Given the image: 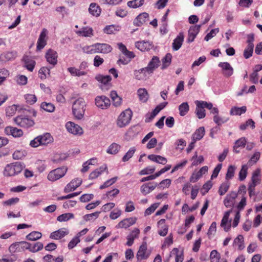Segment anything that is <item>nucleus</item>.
Here are the masks:
<instances>
[{"mask_svg": "<svg viewBox=\"0 0 262 262\" xmlns=\"http://www.w3.org/2000/svg\"><path fill=\"white\" fill-rule=\"evenodd\" d=\"M86 103L83 98L75 99L72 104V113L77 120H81L84 117Z\"/></svg>", "mask_w": 262, "mask_h": 262, "instance_id": "f257e3e1", "label": "nucleus"}, {"mask_svg": "<svg viewBox=\"0 0 262 262\" xmlns=\"http://www.w3.org/2000/svg\"><path fill=\"white\" fill-rule=\"evenodd\" d=\"M24 167V164L20 162H14L6 165L3 174L5 177H12L19 173Z\"/></svg>", "mask_w": 262, "mask_h": 262, "instance_id": "f03ea898", "label": "nucleus"}, {"mask_svg": "<svg viewBox=\"0 0 262 262\" xmlns=\"http://www.w3.org/2000/svg\"><path fill=\"white\" fill-rule=\"evenodd\" d=\"M133 113L129 108L121 113L116 120V124L119 128L124 127L130 123Z\"/></svg>", "mask_w": 262, "mask_h": 262, "instance_id": "7ed1b4c3", "label": "nucleus"}, {"mask_svg": "<svg viewBox=\"0 0 262 262\" xmlns=\"http://www.w3.org/2000/svg\"><path fill=\"white\" fill-rule=\"evenodd\" d=\"M68 168L61 167L51 170L48 174L47 178L51 182H55L62 178L67 173Z\"/></svg>", "mask_w": 262, "mask_h": 262, "instance_id": "20e7f679", "label": "nucleus"}, {"mask_svg": "<svg viewBox=\"0 0 262 262\" xmlns=\"http://www.w3.org/2000/svg\"><path fill=\"white\" fill-rule=\"evenodd\" d=\"M14 121L17 125L24 128H29L34 124L32 119L25 115H20L14 118Z\"/></svg>", "mask_w": 262, "mask_h": 262, "instance_id": "39448f33", "label": "nucleus"}, {"mask_svg": "<svg viewBox=\"0 0 262 262\" xmlns=\"http://www.w3.org/2000/svg\"><path fill=\"white\" fill-rule=\"evenodd\" d=\"M95 104L98 108L105 110L109 107L111 101L110 99L105 96H98L95 98Z\"/></svg>", "mask_w": 262, "mask_h": 262, "instance_id": "423d86ee", "label": "nucleus"}, {"mask_svg": "<svg viewBox=\"0 0 262 262\" xmlns=\"http://www.w3.org/2000/svg\"><path fill=\"white\" fill-rule=\"evenodd\" d=\"M95 78L98 81L101 82V84L100 86L102 90L107 91L110 89V81L112 79L110 76L98 75L96 76Z\"/></svg>", "mask_w": 262, "mask_h": 262, "instance_id": "0eeeda50", "label": "nucleus"}, {"mask_svg": "<svg viewBox=\"0 0 262 262\" xmlns=\"http://www.w3.org/2000/svg\"><path fill=\"white\" fill-rule=\"evenodd\" d=\"M48 30L46 29H43L39 35L37 42V50H40L43 49L47 44V36Z\"/></svg>", "mask_w": 262, "mask_h": 262, "instance_id": "6e6552de", "label": "nucleus"}, {"mask_svg": "<svg viewBox=\"0 0 262 262\" xmlns=\"http://www.w3.org/2000/svg\"><path fill=\"white\" fill-rule=\"evenodd\" d=\"M82 182V181L80 178H76L72 180L66 186L64 191L66 193H68L74 191L81 184Z\"/></svg>", "mask_w": 262, "mask_h": 262, "instance_id": "1a4fd4ad", "label": "nucleus"}, {"mask_svg": "<svg viewBox=\"0 0 262 262\" xmlns=\"http://www.w3.org/2000/svg\"><path fill=\"white\" fill-rule=\"evenodd\" d=\"M66 127L69 132L74 135H81L83 133L82 128L72 122H67Z\"/></svg>", "mask_w": 262, "mask_h": 262, "instance_id": "9d476101", "label": "nucleus"}, {"mask_svg": "<svg viewBox=\"0 0 262 262\" xmlns=\"http://www.w3.org/2000/svg\"><path fill=\"white\" fill-rule=\"evenodd\" d=\"M160 60L157 56H154L148 63L145 70L147 71V74H151L159 66Z\"/></svg>", "mask_w": 262, "mask_h": 262, "instance_id": "9b49d317", "label": "nucleus"}, {"mask_svg": "<svg viewBox=\"0 0 262 262\" xmlns=\"http://www.w3.org/2000/svg\"><path fill=\"white\" fill-rule=\"evenodd\" d=\"M219 67L222 68L223 74L227 77L231 76L233 73V68L227 62H220Z\"/></svg>", "mask_w": 262, "mask_h": 262, "instance_id": "f8f14e48", "label": "nucleus"}, {"mask_svg": "<svg viewBox=\"0 0 262 262\" xmlns=\"http://www.w3.org/2000/svg\"><path fill=\"white\" fill-rule=\"evenodd\" d=\"M201 25H195L190 27L188 31V35L187 38L188 42L193 41L197 34L199 33Z\"/></svg>", "mask_w": 262, "mask_h": 262, "instance_id": "ddd939ff", "label": "nucleus"}, {"mask_svg": "<svg viewBox=\"0 0 262 262\" xmlns=\"http://www.w3.org/2000/svg\"><path fill=\"white\" fill-rule=\"evenodd\" d=\"M157 186L158 184L155 182L145 183L141 186L140 191L143 195H145L154 190Z\"/></svg>", "mask_w": 262, "mask_h": 262, "instance_id": "4468645a", "label": "nucleus"}, {"mask_svg": "<svg viewBox=\"0 0 262 262\" xmlns=\"http://www.w3.org/2000/svg\"><path fill=\"white\" fill-rule=\"evenodd\" d=\"M46 58L47 61L53 66H55L57 63V53L52 49H49L47 51L46 54Z\"/></svg>", "mask_w": 262, "mask_h": 262, "instance_id": "2eb2a0df", "label": "nucleus"}, {"mask_svg": "<svg viewBox=\"0 0 262 262\" xmlns=\"http://www.w3.org/2000/svg\"><path fill=\"white\" fill-rule=\"evenodd\" d=\"M147 245L146 243H143L140 247L137 254V258L138 260L145 259L149 256V253L146 251Z\"/></svg>", "mask_w": 262, "mask_h": 262, "instance_id": "dca6fc26", "label": "nucleus"}, {"mask_svg": "<svg viewBox=\"0 0 262 262\" xmlns=\"http://www.w3.org/2000/svg\"><path fill=\"white\" fill-rule=\"evenodd\" d=\"M237 196V193L235 192H231L228 194L224 201V203L226 207H232L235 203V200Z\"/></svg>", "mask_w": 262, "mask_h": 262, "instance_id": "f3484780", "label": "nucleus"}, {"mask_svg": "<svg viewBox=\"0 0 262 262\" xmlns=\"http://www.w3.org/2000/svg\"><path fill=\"white\" fill-rule=\"evenodd\" d=\"M260 182V170L259 169H256L253 172L251 177V182L248 185L255 187L259 184Z\"/></svg>", "mask_w": 262, "mask_h": 262, "instance_id": "a211bd4d", "label": "nucleus"}, {"mask_svg": "<svg viewBox=\"0 0 262 262\" xmlns=\"http://www.w3.org/2000/svg\"><path fill=\"white\" fill-rule=\"evenodd\" d=\"M184 38L183 33L182 32L180 33L172 42V47L173 51H178L180 49L184 41Z\"/></svg>", "mask_w": 262, "mask_h": 262, "instance_id": "6ab92c4d", "label": "nucleus"}, {"mask_svg": "<svg viewBox=\"0 0 262 262\" xmlns=\"http://www.w3.org/2000/svg\"><path fill=\"white\" fill-rule=\"evenodd\" d=\"M69 231L67 229L63 228L51 233L50 237L52 239H58L63 237L68 234Z\"/></svg>", "mask_w": 262, "mask_h": 262, "instance_id": "aec40b11", "label": "nucleus"}, {"mask_svg": "<svg viewBox=\"0 0 262 262\" xmlns=\"http://www.w3.org/2000/svg\"><path fill=\"white\" fill-rule=\"evenodd\" d=\"M5 132L7 135H12L15 138L20 137L23 135V132L21 129L12 126L6 127Z\"/></svg>", "mask_w": 262, "mask_h": 262, "instance_id": "412c9836", "label": "nucleus"}, {"mask_svg": "<svg viewBox=\"0 0 262 262\" xmlns=\"http://www.w3.org/2000/svg\"><path fill=\"white\" fill-rule=\"evenodd\" d=\"M208 169L207 166H204L202 167L197 172H193L190 178V182H196L203 174H205L207 172Z\"/></svg>", "mask_w": 262, "mask_h": 262, "instance_id": "4be33fe9", "label": "nucleus"}, {"mask_svg": "<svg viewBox=\"0 0 262 262\" xmlns=\"http://www.w3.org/2000/svg\"><path fill=\"white\" fill-rule=\"evenodd\" d=\"M149 15L146 12L139 14L134 20V24L137 26H140L148 20Z\"/></svg>", "mask_w": 262, "mask_h": 262, "instance_id": "5701e85b", "label": "nucleus"}, {"mask_svg": "<svg viewBox=\"0 0 262 262\" xmlns=\"http://www.w3.org/2000/svg\"><path fill=\"white\" fill-rule=\"evenodd\" d=\"M97 53L107 54L112 50V47L107 43H96Z\"/></svg>", "mask_w": 262, "mask_h": 262, "instance_id": "b1692460", "label": "nucleus"}, {"mask_svg": "<svg viewBox=\"0 0 262 262\" xmlns=\"http://www.w3.org/2000/svg\"><path fill=\"white\" fill-rule=\"evenodd\" d=\"M136 222V218L135 217L127 218L120 222L117 225V227L127 228L135 224Z\"/></svg>", "mask_w": 262, "mask_h": 262, "instance_id": "393cba45", "label": "nucleus"}, {"mask_svg": "<svg viewBox=\"0 0 262 262\" xmlns=\"http://www.w3.org/2000/svg\"><path fill=\"white\" fill-rule=\"evenodd\" d=\"M134 75L136 79L143 80L146 79L149 74H147V71H146V70H145V68H144L139 70L135 71Z\"/></svg>", "mask_w": 262, "mask_h": 262, "instance_id": "a878e982", "label": "nucleus"}, {"mask_svg": "<svg viewBox=\"0 0 262 262\" xmlns=\"http://www.w3.org/2000/svg\"><path fill=\"white\" fill-rule=\"evenodd\" d=\"M165 220L161 219L158 222V226L160 229L158 231L160 235L164 236L168 232V226L165 225Z\"/></svg>", "mask_w": 262, "mask_h": 262, "instance_id": "bb28decb", "label": "nucleus"}, {"mask_svg": "<svg viewBox=\"0 0 262 262\" xmlns=\"http://www.w3.org/2000/svg\"><path fill=\"white\" fill-rule=\"evenodd\" d=\"M137 94L140 101L143 103H145L147 101L149 98V95L145 89L140 88L138 89L137 91Z\"/></svg>", "mask_w": 262, "mask_h": 262, "instance_id": "cd10ccee", "label": "nucleus"}, {"mask_svg": "<svg viewBox=\"0 0 262 262\" xmlns=\"http://www.w3.org/2000/svg\"><path fill=\"white\" fill-rule=\"evenodd\" d=\"M39 139L40 140L41 145H47L53 141V138L49 133H46L42 135L38 136Z\"/></svg>", "mask_w": 262, "mask_h": 262, "instance_id": "c85d7f7f", "label": "nucleus"}, {"mask_svg": "<svg viewBox=\"0 0 262 262\" xmlns=\"http://www.w3.org/2000/svg\"><path fill=\"white\" fill-rule=\"evenodd\" d=\"M205 135V128L204 127H200L197 129L192 134V139L194 142L201 140Z\"/></svg>", "mask_w": 262, "mask_h": 262, "instance_id": "c756f323", "label": "nucleus"}, {"mask_svg": "<svg viewBox=\"0 0 262 262\" xmlns=\"http://www.w3.org/2000/svg\"><path fill=\"white\" fill-rule=\"evenodd\" d=\"M233 246L237 247L238 250H242L244 249V237L242 235H238L234 240Z\"/></svg>", "mask_w": 262, "mask_h": 262, "instance_id": "7c9ffc66", "label": "nucleus"}, {"mask_svg": "<svg viewBox=\"0 0 262 262\" xmlns=\"http://www.w3.org/2000/svg\"><path fill=\"white\" fill-rule=\"evenodd\" d=\"M93 29L92 28L83 27L80 30L76 31V34L83 37H91L93 35Z\"/></svg>", "mask_w": 262, "mask_h": 262, "instance_id": "2f4dec72", "label": "nucleus"}, {"mask_svg": "<svg viewBox=\"0 0 262 262\" xmlns=\"http://www.w3.org/2000/svg\"><path fill=\"white\" fill-rule=\"evenodd\" d=\"M107 170L106 165H103L99 168L96 169L92 172L89 175L90 179H95L98 177L104 171Z\"/></svg>", "mask_w": 262, "mask_h": 262, "instance_id": "473e14b6", "label": "nucleus"}, {"mask_svg": "<svg viewBox=\"0 0 262 262\" xmlns=\"http://www.w3.org/2000/svg\"><path fill=\"white\" fill-rule=\"evenodd\" d=\"M136 47L141 51H145L149 50L151 45L148 41H137L135 43Z\"/></svg>", "mask_w": 262, "mask_h": 262, "instance_id": "72a5a7b5", "label": "nucleus"}, {"mask_svg": "<svg viewBox=\"0 0 262 262\" xmlns=\"http://www.w3.org/2000/svg\"><path fill=\"white\" fill-rule=\"evenodd\" d=\"M232 210H229L225 212L221 221V226L224 228L225 231L227 232L230 228V225L227 226V223L229 219V216Z\"/></svg>", "mask_w": 262, "mask_h": 262, "instance_id": "f704fd0d", "label": "nucleus"}, {"mask_svg": "<svg viewBox=\"0 0 262 262\" xmlns=\"http://www.w3.org/2000/svg\"><path fill=\"white\" fill-rule=\"evenodd\" d=\"M247 111V107L245 106H243L241 107H233L231 108L230 111L231 115H241L243 114L246 113Z\"/></svg>", "mask_w": 262, "mask_h": 262, "instance_id": "c9c22d12", "label": "nucleus"}, {"mask_svg": "<svg viewBox=\"0 0 262 262\" xmlns=\"http://www.w3.org/2000/svg\"><path fill=\"white\" fill-rule=\"evenodd\" d=\"M89 11L92 15L96 16H99L101 13L100 7L96 3L91 4Z\"/></svg>", "mask_w": 262, "mask_h": 262, "instance_id": "e433bc0d", "label": "nucleus"}, {"mask_svg": "<svg viewBox=\"0 0 262 262\" xmlns=\"http://www.w3.org/2000/svg\"><path fill=\"white\" fill-rule=\"evenodd\" d=\"M16 56V53L14 52H7L0 55V59L3 61L11 60Z\"/></svg>", "mask_w": 262, "mask_h": 262, "instance_id": "4c0bfd02", "label": "nucleus"}, {"mask_svg": "<svg viewBox=\"0 0 262 262\" xmlns=\"http://www.w3.org/2000/svg\"><path fill=\"white\" fill-rule=\"evenodd\" d=\"M82 50L83 52L88 54L97 53L96 43L91 46H85L82 48Z\"/></svg>", "mask_w": 262, "mask_h": 262, "instance_id": "58836bf2", "label": "nucleus"}, {"mask_svg": "<svg viewBox=\"0 0 262 262\" xmlns=\"http://www.w3.org/2000/svg\"><path fill=\"white\" fill-rule=\"evenodd\" d=\"M42 236L41 232L38 231H32L26 236V239L34 241L40 239Z\"/></svg>", "mask_w": 262, "mask_h": 262, "instance_id": "ea45409f", "label": "nucleus"}, {"mask_svg": "<svg viewBox=\"0 0 262 262\" xmlns=\"http://www.w3.org/2000/svg\"><path fill=\"white\" fill-rule=\"evenodd\" d=\"M25 67H26L29 71L32 72L35 67V61L31 59H30L28 57L24 58Z\"/></svg>", "mask_w": 262, "mask_h": 262, "instance_id": "a19ab883", "label": "nucleus"}, {"mask_svg": "<svg viewBox=\"0 0 262 262\" xmlns=\"http://www.w3.org/2000/svg\"><path fill=\"white\" fill-rule=\"evenodd\" d=\"M172 55L170 53H167L165 56L162 59V65L161 69L164 70L167 68L171 63Z\"/></svg>", "mask_w": 262, "mask_h": 262, "instance_id": "79ce46f5", "label": "nucleus"}, {"mask_svg": "<svg viewBox=\"0 0 262 262\" xmlns=\"http://www.w3.org/2000/svg\"><path fill=\"white\" fill-rule=\"evenodd\" d=\"M68 71L70 72L71 75L73 76H81L85 75L86 73L84 71L80 70L75 67H70L68 69Z\"/></svg>", "mask_w": 262, "mask_h": 262, "instance_id": "37998d69", "label": "nucleus"}, {"mask_svg": "<svg viewBox=\"0 0 262 262\" xmlns=\"http://www.w3.org/2000/svg\"><path fill=\"white\" fill-rule=\"evenodd\" d=\"M120 27L119 26L116 25H109L106 26L104 29V33L107 34H114L116 32L120 30Z\"/></svg>", "mask_w": 262, "mask_h": 262, "instance_id": "c03bdc74", "label": "nucleus"}, {"mask_svg": "<svg viewBox=\"0 0 262 262\" xmlns=\"http://www.w3.org/2000/svg\"><path fill=\"white\" fill-rule=\"evenodd\" d=\"M180 115L184 116L186 115L189 110V106L187 102H183L179 106Z\"/></svg>", "mask_w": 262, "mask_h": 262, "instance_id": "a18cd8bd", "label": "nucleus"}, {"mask_svg": "<svg viewBox=\"0 0 262 262\" xmlns=\"http://www.w3.org/2000/svg\"><path fill=\"white\" fill-rule=\"evenodd\" d=\"M74 218V214L72 213H66L59 215L57 220L60 222H67L71 219Z\"/></svg>", "mask_w": 262, "mask_h": 262, "instance_id": "49530a36", "label": "nucleus"}, {"mask_svg": "<svg viewBox=\"0 0 262 262\" xmlns=\"http://www.w3.org/2000/svg\"><path fill=\"white\" fill-rule=\"evenodd\" d=\"M27 155V152L25 150H16L12 155L14 160H19L23 159Z\"/></svg>", "mask_w": 262, "mask_h": 262, "instance_id": "de8ad7c7", "label": "nucleus"}, {"mask_svg": "<svg viewBox=\"0 0 262 262\" xmlns=\"http://www.w3.org/2000/svg\"><path fill=\"white\" fill-rule=\"evenodd\" d=\"M40 107L45 111L50 113L54 112L55 110L54 105L50 102H43L41 103Z\"/></svg>", "mask_w": 262, "mask_h": 262, "instance_id": "09e8293b", "label": "nucleus"}, {"mask_svg": "<svg viewBox=\"0 0 262 262\" xmlns=\"http://www.w3.org/2000/svg\"><path fill=\"white\" fill-rule=\"evenodd\" d=\"M21 248L20 242H15L10 246L9 251L11 253L19 252H21Z\"/></svg>", "mask_w": 262, "mask_h": 262, "instance_id": "8fccbe9b", "label": "nucleus"}, {"mask_svg": "<svg viewBox=\"0 0 262 262\" xmlns=\"http://www.w3.org/2000/svg\"><path fill=\"white\" fill-rule=\"evenodd\" d=\"M144 0H133L127 2V6L133 8H137L143 5Z\"/></svg>", "mask_w": 262, "mask_h": 262, "instance_id": "3c124183", "label": "nucleus"}, {"mask_svg": "<svg viewBox=\"0 0 262 262\" xmlns=\"http://www.w3.org/2000/svg\"><path fill=\"white\" fill-rule=\"evenodd\" d=\"M246 143V140L245 138H241L238 140H236L235 143V145L233 147L234 150L235 152H239V150H237V148L239 147H244Z\"/></svg>", "mask_w": 262, "mask_h": 262, "instance_id": "603ef678", "label": "nucleus"}, {"mask_svg": "<svg viewBox=\"0 0 262 262\" xmlns=\"http://www.w3.org/2000/svg\"><path fill=\"white\" fill-rule=\"evenodd\" d=\"M136 148L135 147H131L129 150L125 154L123 157L122 160L123 162H126L128 161L134 155L136 151Z\"/></svg>", "mask_w": 262, "mask_h": 262, "instance_id": "864d4df0", "label": "nucleus"}, {"mask_svg": "<svg viewBox=\"0 0 262 262\" xmlns=\"http://www.w3.org/2000/svg\"><path fill=\"white\" fill-rule=\"evenodd\" d=\"M43 247V245L41 242H37L34 245L31 244L30 251L33 253L41 250Z\"/></svg>", "mask_w": 262, "mask_h": 262, "instance_id": "5fc2aeb1", "label": "nucleus"}, {"mask_svg": "<svg viewBox=\"0 0 262 262\" xmlns=\"http://www.w3.org/2000/svg\"><path fill=\"white\" fill-rule=\"evenodd\" d=\"M254 45H247L244 51V56L246 59L250 58L252 55L253 52Z\"/></svg>", "mask_w": 262, "mask_h": 262, "instance_id": "6e6d98bb", "label": "nucleus"}, {"mask_svg": "<svg viewBox=\"0 0 262 262\" xmlns=\"http://www.w3.org/2000/svg\"><path fill=\"white\" fill-rule=\"evenodd\" d=\"M248 166L247 165H243L239 172V180L241 181H244L247 175Z\"/></svg>", "mask_w": 262, "mask_h": 262, "instance_id": "4d7b16f0", "label": "nucleus"}, {"mask_svg": "<svg viewBox=\"0 0 262 262\" xmlns=\"http://www.w3.org/2000/svg\"><path fill=\"white\" fill-rule=\"evenodd\" d=\"M9 72L5 69H0V85L6 80L9 76Z\"/></svg>", "mask_w": 262, "mask_h": 262, "instance_id": "13d9d810", "label": "nucleus"}, {"mask_svg": "<svg viewBox=\"0 0 262 262\" xmlns=\"http://www.w3.org/2000/svg\"><path fill=\"white\" fill-rule=\"evenodd\" d=\"M120 148V146L116 143L112 144L107 148V152L110 154H117Z\"/></svg>", "mask_w": 262, "mask_h": 262, "instance_id": "bf43d9fd", "label": "nucleus"}, {"mask_svg": "<svg viewBox=\"0 0 262 262\" xmlns=\"http://www.w3.org/2000/svg\"><path fill=\"white\" fill-rule=\"evenodd\" d=\"M211 262H219L221 258L220 254L215 250H212L210 254Z\"/></svg>", "mask_w": 262, "mask_h": 262, "instance_id": "052dcab7", "label": "nucleus"}, {"mask_svg": "<svg viewBox=\"0 0 262 262\" xmlns=\"http://www.w3.org/2000/svg\"><path fill=\"white\" fill-rule=\"evenodd\" d=\"M50 70L46 67L41 68L38 72L39 77L41 79H45L47 78V75L50 74Z\"/></svg>", "mask_w": 262, "mask_h": 262, "instance_id": "680f3d73", "label": "nucleus"}, {"mask_svg": "<svg viewBox=\"0 0 262 262\" xmlns=\"http://www.w3.org/2000/svg\"><path fill=\"white\" fill-rule=\"evenodd\" d=\"M248 126H250L252 128H255V123L251 119H248L245 123L241 124L239 128L241 130H245Z\"/></svg>", "mask_w": 262, "mask_h": 262, "instance_id": "e2e57ef3", "label": "nucleus"}, {"mask_svg": "<svg viewBox=\"0 0 262 262\" xmlns=\"http://www.w3.org/2000/svg\"><path fill=\"white\" fill-rule=\"evenodd\" d=\"M117 179H118V177H114L113 178H111V179H109V180H107L106 181H105L104 183V184L103 185H101L100 186V189H103L104 188H107L108 186L113 185V184H114L116 182Z\"/></svg>", "mask_w": 262, "mask_h": 262, "instance_id": "0e129e2a", "label": "nucleus"}, {"mask_svg": "<svg viewBox=\"0 0 262 262\" xmlns=\"http://www.w3.org/2000/svg\"><path fill=\"white\" fill-rule=\"evenodd\" d=\"M229 188V183L228 182L223 183L220 187L219 193L221 195H223L226 193Z\"/></svg>", "mask_w": 262, "mask_h": 262, "instance_id": "69168bd1", "label": "nucleus"}, {"mask_svg": "<svg viewBox=\"0 0 262 262\" xmlns=\"http://www.w3.org/2000/svg\"><path fill=\"white\" fill-rule=\"evenodd\" d=\"M100 213V212L97 211L91 214H86L83 216V219L85 221H89L92 220H95L99 216Z\"/></svg>", "mask_w": 262, "mask_h": 262, "instance_id": "338daca9", "label": "nucleus"}, {"mask_svg": "<svg viewBox=\"0 0 262 262\" xmlns=\"http://www.w3.org/2000/svg\"><path fill=\"white\" fill-rule=\"evenodd\" d=\"M235 168V167L233 165H230L228 167L226 176V179L227 180L231 179L234 177Z\"/></svg>", "mask_w": 262, "mask_h": 262, "instance_id": "774afa93", "label": "nucleus"}]
</instances>
